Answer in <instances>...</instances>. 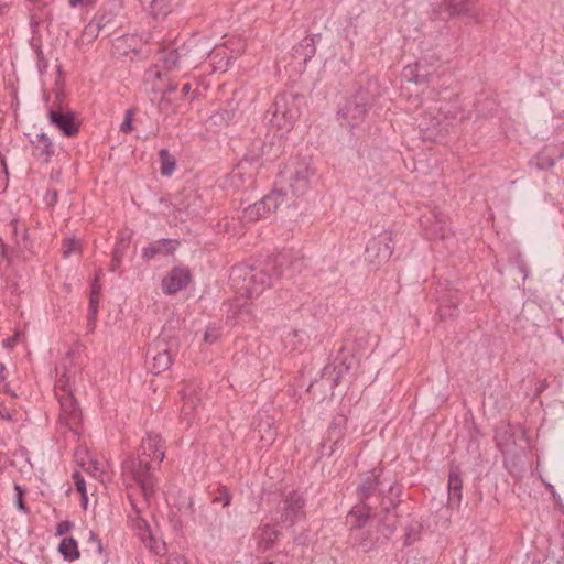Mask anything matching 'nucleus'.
Instances as JSON below:
<instances>
[{
  "label": "nucleus",
  "instance_id": "obj_26",
  "mask_svg": "<svg viewBox=\"0 0 564 564\" xmlns=\"http://www.w3.org/2000/svg\"><path fill=\"white\" fill-rule=\"evenodd\" d=\"M153 19H164L171 12L172 0H139Z\"/></svg>",
  "mask_w": 564,
  "mask_h": 564
},
{
  "label": "nucleus",
  "instance_id": "obj_13",
  "mask_svg": "<svg viewBox=\"0 0 564 564\" xmlns=\"http://www.w3.org/2000/svg\"><path fill=\"white\" fill-rule=\"evenodd\" d=\"M305 500L304 498L293 492L284 500V506L281 514V523L291 528L305 517L304 512Z\"/></svg>",
  "mask_w": 564,
  "mask_h": 564
},
{
  "label": "nucleus",
  "instance_id": "obj_41",
  "mask_svg": "<svg viewBox=\"0 0 564 564\" xmlns=\"http://www.w3.org/2000/svg\"><path fill=\"white\" fill-rule=\"evenodd\" d=\"M15 490H17V506L20 510L22 511H26V508H25V505L23 502V491H22V488L18 485H15Z\"/></svg>",
  "mask_w": 564,
  "mask_h": 564
},
{
  "label": "nucleus",
  "instance_id": "obj_49",
  "mask_svg": "<svg viewBox=\"0 0 564 564\" xmlns=\"http://www.w3.org/2000/svg\"><path fill=\"white\" fill-rule=\"evenodd\" d=\"M0 416L3 420H7V421H12L13 420V416H12L11 412L9 410H7V409L0 410Z\"/></svg>",
  "mask_w": 564,
  "mask_h": 564
},
{
  "label": "nucleus",
  "instance_id": "obj_32",
  "mask_svg": "<svg viewBox=\"0 0 564 564\" xmlns=\"http://www.w3.org/2000/svg\"><path fill=\"white\" fill-rule=\"evenodd\" d=\"M99 296L90 295L89 296V307H88V323L93 325L95 323L97 312H98Z\"/></svg>",
  "mask_w": 564,
  "mask_h": 564
},
{
  "label": "nucleus",
  "instance_id": "obj_44",
  "mask_svg": "<svg viewBox=\"0 0 564 564\" xmlns=\"http://www.w3.org/2000/svg\"><path fill=\"white\" fill-rule=\"evenodd\" d=\"M166 564H187V562L182 555H173L169 557Z\"/></svg>",
  "mask_w": 564,
  "mask_h": 564
},
{
  "label": "nucleus",
  "instance_id": "obj_10",
  "mask_svg": "<svg viewBox=\"0 0 564 564\" xmlns=\"http://www.w3.org/2000/svg\"><path fill=\"white\" fill-rule=\"evenodd\" d=\"M391 242L392 238L389 232H381L377 237L370 239L366 247L367 260L375 264L387 262L393 251Z\"/></svg>",
  "mask_w": 564,
  "mask_h": 564
},
{
  "label": "nucleus",
  "instance_id": "obj_52",
  "mask_svg": "<svg viewBox=\"0 0 564 564\" xmlns=\"http://www.w3.org/2000/svg\"><path fill=\"white\" fill-rule=\"evenodd\" d=\"M4 371H6L4 365L0 364V381L4 380V378H6Z\"/></svg>",
  "mask_w": 564,
  "mask_h": 564
},
{
  "label": "nucleus",
  "instance_id": "obj_22",
  "mask_svg": "<svg viewBox=\"0 0 564 564\" xmlns=\"http://www.w3.org/2000/svg\"><path fill=\"white\" fill-rule=\"evenodd\" d=\"M280 535V531H278L270 524L260 525L257 532L254 533L258 547L262 551L271 549Z\"/></svg>",
  "mask_w": 564,
  "mask_h": 564
},
{
  "label": "nucleus",
  "instance_id": "obj_47",
  "mask_svg": "<svg viewBox=\"0 0 564 564\" xmlns=\"http://www.w3.org/2000/svg\"><path fill=\"white\" fill-rule=\"evenodd\" d=\"M549 388V382L546 379L542 380L539 386L536 387L535 394L539 395L542 392H544Z\"/></svg>",
  "mask_w": 564,
  "mask_h": 564
},
{
  "label": "nucleus",
  "instance_id": "obj_33",
  "mask_svg": "<svg viewBox=\"0 0 564 564\" xmlns=\"http://www.w3.org/2000/svg\"><path fill=\"white\" fill-rule=\"evenodd\" d=\"M214 502L221 503L224 507H227L231 502V495L229 494L226 487H220L218 489V496L214 498Z\"/></svg>",
  "mask_w": 564,
  "mask_h": 564
},
{
  "label": "nucleus",
  "instance_id": "obj_11",
  "mask_svg": "<svg viewBox=\"0 0 564 564\" xmlns=\"http://www.w3.org/2000/svg\"><path fill=\"white\" fill-rule=\"evenodd\" d=\"M174 343H166L163 338H158L151 347L152 364L151 370L153 373L159 375L167 370L172 362V347Z\"/></svg>",
  "mask_w": 564,
  "mask_h": 564
},
{
  "label": "nucleus",
  "instance_id": "obj_43",
  "mask_svg": "<svg viewBox=\"0 0 564 564\" xmlns=\"http://www.w3.org/2000/svg\"><path fill=\"white\" fill-rule=\"evenodd\" d=\"M19 336H20V333H17V334H14L13 336H11V337H9V338L4 339V340H3V346H4L6 348H13V347L17 345V343H18V338H19Z\"/></svg>",
  "mask_w": 564,
  "mask_h": 564
},
{
  "label": "nucleus",
  "instance_id": "obj_31",
  "mask_svg": "<svg viewBox=\"0 0 564 564\" xmlns=\"http://www.w3.org/2000/svg\"><path fill=\"white\" fill-rule=\"evenodd\" d=\"M89 542L94 543V545H95L96 553H97L96 562L98 564H106L108 562V555L106 552H104L101 541L98 539L96 533H94L93 531H90Z\"/></svg>",
  "mask_w": 564,
  "mask_h": 564
},
{
  "label": "nucleus",
  "instance_id": "obj_56",
  "mask_svg": "<svg viewBox=\"0 0 564 564\" xmlns=\"http://www.w3.org/2000/svg\"><path fill=\"white\" fill-rule=\"evenodd\" d=\"M100 275H101V272H100V271H99V272H97V274H96V276H95V279H97V283H99Z\"/></svg>",
  "mask_w": 564,
  "mask_h": 564
},
{
  "label": "nucleus",
  "instance_id": "obj_45",
  "mask_svg": "<svg viewBox=\"0 0 564 564\" xmlns=\"http://www.w3.org/2000/svg\"><path fill=\"white\" fill-rule=\"evenodd\" d=\"M101 292V285L97 283V279H94L91 286H90V295H97L99 296Z\"/></svg>",
  "mask_w": 564,
  "mask_h": 564
},
{
  "label": "nucleus",
  "instance_id": "obj_28",
  "mask_svg": "<svg viewBox=\"0 0 564 564\" xmlns=\"http://www.w3.org/2000/svg\"><path fill=\"white\" fill-rule=\"evenodd\" d=\"M345 423L346 417L344 415L336 416L330 423L328 427V441L332 442V444L328 446V455L333 454V446L337 445L338 441L341 438Z\"/></svg>",
  "mask_w": 564,
  "mask_h": 564
},
{
  "label": "nucleus",
  "instance_id": "obj_40",
  "mask_svg": "<svg viewBox=\"0 0 564 564\" xmlns=\"http://www.w3.org/2000/svg\"><path fill=\"white\" fill-rule=\"evenodd\" d=\"M95 2H96V0H68V4L72 8L89 7V6H93Z\"/></svg>",
  "mask_w": 564,
  "mask_h": 564
},
{
  "label": "nucleus",
  "instance_id": "obj_50",
  "mask_svg": "<svg viewBox=\"0 0 564 564\" xmlns=\"http://www.w3.org/2000/svg\"><path fill=\"white\" fill-rule=\"evenodd\" d=\"M119 257H118V250L115 251L113 260H112V267L111 270H115L117 265H119Z\"/></svg>",
  "mask_w": 564,
  "mask_h": 564
},
{
  "label": "nucleus",
  "instance_id": "obj_5",
  "mask_svg": "<svg viewBox=\"0 0 564 564\" xmlns=\"http://www.w3.org/2000/svg\"><path fill=\"white\" fill-rule=\"evenodd\" d=\"M197 63V50L191 44H184L178 48H164L159 53L156 67L164 72L187 70L195 68Z\"/></svg>",
  "mask_w": 564,
  "mask_h": 564
},
{
  "label": "nucleus",
  "instance_id": "obj_58",
  "mask_svg": "<svg viewBox=\"0 0 564 564\" xmlns=\"http://www.w3.org/2000/svg\"><path fill=\"white\" fill-rule=\"evenodd\" d=\"M322 448H323V451H326V449H327V444H326V443H323V444H322Z\"/></svg>",
  "mask_w": 564,
  "mask_h": 564
},
{
  "label": "nucleus",
  "instance_id": "obj_55",
  "mask_svg": "<svg viewBox=\"0 0 564 564\" xmlns=\"http://www.w3.org/2000/svg\"><path fill=\"white\" fill-rule=\"evenodd\" d=\"M175 89H176V87H175V86H170V87L167 88V91L173 93V91H175Z\"/></svg>",
  "mask_w": 564,
  "mask_h": 564
},
{
  "label": "nucleus",
  "instance_id": "obj_6",
  "mask_svg": "<svg viewBox=\"0 0 564 564\" xmlns=\"http://www.w3.org/2000/svg\"><path fill=\"white\" fill-rule=\"evenodd\" d=\"M291 206H293L292 197H289L286 192L273 189L259 202L246 207L242 217L247 221H257L280 208H290Z\"/></svg>",
  "mask_w": 564,
  "mask_h": 564
},
{
  "label": "nucleus",
  "instance_id": "obj_36",
  "mask_svg": "<svg viewBox=\"0 0 564 564\" xmlns=\"http://www.w3.org/2000/svg\"><path fill=\"white\" fill-rule=\"evenodd\" d=\"M447 118V116L445 113H442L441 112V109H438V113L436 116H434L430 123H426L422 127V129H430V128H433V129H437V128H441L442 127V123H443V119Z\"/></svg>",
  "mask_w": 564,
  "mask_h": 564
},
{
  "label": "nucleus",
  "instance_id": "obj_2",
  "mask_svg": "<svg viewBox=\"0 0 564 564\" xmlns=\"http://www.w3.org/2000/svg\"><path fill=\"white\" fill-rule=\"evenodd\" d=\"M229 279L237 293L248 299L260 296L271 285L269 272L261 268L235 267Z\"/></svg>",
  "mask_w": 564,
  "mask_h": 564
},
{
  "label": "nucleus",
  "instance_id": "obj_24",
  "mask_svg": "<svg viewBox=\"0 0 564 564\" xmlns=\"http://www.w3.org/2000/svg\"><path fill=\"white\" fill-rule=\"evenodd\" d=\"M370 517L371 508L362 501L354 506L347 516V520L351 523L352 529H359L365 525Z\"/></svg>",
  "mask_w": 564,
  "mask_h": 564
},
{
  "label": "nucleus",
  "instance_id": "obj_53",
  "mask_svg": "<svg viewBox=\"0 0 564 564\" xmlns=\"http://www.w3.org/2000/svg\"><path fill=\"white\" fill-rule=\"evenodd\" d=\"M63 378H64V376L59 379V384H61V388H62V389L64 390V392H65V391H67V390L65 389V383H67V380H64Z\"/></svg>",
  "mask_w": 564,
  "mask_h": 564
},
{
  "label": "nucleus",
  "instance_id": "obj_16",
  "mask_svg": "<svg viewBox=\"0 0 564 564\" xmlns=\"http://www.w3.org/2000/svg\"><path fill=\"white\" fill-rule=\"evenodd\" d=\"M432 6L437 13L447 12L449 18L467 15L474 8L471 0H432Z\"/></svg>",
  "mask_w": 564,
  "mask_h": 564
},
{
  "label": "nucleus",
  "instance_id": "obj_59",
  "mask_svg": "<svg viewBox=\"0 0 564 564\" xmlns=\"http://www.w3.org/2000/svg\"><path fill=\"white\" fill-rule=\"evenodd\" d=\"M156 76H158L159 78H161V76H162L161 70H158V72H156Z\"/></svg>",
  "mask_w": 564,
  "mask_h": 564
},
{
  "label": "nucleus",
  "instance_id": "obj_12",
  "mask_svg": "<svg viewBox=\"0 0 564 564\" xmlns=\"http://www.w3.org/2000/svg\"><path fill=\"white\" fill-rule=\"evenodd\" d=\"M420 221L429 238L446 239L451 234L448 219L441 212H432L430 215H424Z\"/></svg>",
  "mask_w": 564,
  "mask_h": 564
},
{
  "label": "nucleus",
  "instance_id": "obj_19",
  "mask_svg": "<svg viewBox=\"0 0 564 564\" xmlns=\"http://www.w3.org/2000/svg\"><path fill=\"white\" fill-rule=\"evenodd\" d=\"M141 455L145 459L163 462L165 453L163 451L162 438L159 434L149 433L141 443Z\"/></svg>",
  "mask_w": 564,
  "mask_h": 564
},
{
  "label": "nucleus",
  "instance_id": "obj_35",
  "mask_svg": "<svg viewBox=\"0 0 564 564\" xmlns=\"http://www.w3.org/2000/svg\"><path fill=\"white\" fill-rule=\"evenodd\" d=\"M99 31L100 25L98 23H88L83 31V37H87L91 41L97 37Z\"/></svg>",
  "mask_w": 564,
  "mask_h": 564
},
{
  "label": "nucleus",
  "instance_id": "obj_54",
  "mask_svg": "<svg viewBox=\"0 0 564 564\" xmlns=\"http://www.w3.org/2000/svg\"><path fill=\"white\" fill-rule=\"evenodd\" d=\"M50 194L52 195V202H56V199H57V191H52V192H50Z\"/></svg>",
  "mask_w": 564,
  "mask_h": 564
},
{
  "label": "nucleus",
  "instance_id": "obj_51",
  "mask_svg": "<svg viewBox=\"0 0 564 564\" xmlns=\"http://www.w3.org/2000/svg\"><path fill=\"white\" fill-rule=\"evenodd\" d=\"M191 90H192L191 84L186 83L183 85L182 93L184 96L188 95L191 93Z\"/></svg>",
  "mask_w": 564,
  "mask_h": 564
},
{
  "label": "nucleus",
  "instance_id": "obj_29",
  "mask_svg": "<svg viewBox=\"0 0 564 564\" xmlns=\"http://www.w3.org/2000/svg\"><path fill=\"white\" fill-rule=\"evenodd\" d=\"M59 553L67 561H75L79 557L77 542L73 538H64L58 545Z\"/></svg>",
  "mask_w": 564,
  "mask_h": 564
},
{
  "label": "nucleus",
  "instance_id": "obj_8",
  "mask_svg": "<svg viewBox=\"0 0 564 564\" xmlns=\"http://www.w3.org/2000/svg\"><path fill=\"white\" fill-rule=\"evenodd\" d=\"M375 99L368 89H358L345 104L340 110L343 119L341 124L352 129L361 123L371 108Z\"/></svg>",
  "mask_w": 564,
  "mask_h": 564
},
{
  "label": "nucleus",
  "instance_id": "obj_7",
  "mask_svg": "<svg viewBox=\"0 0 564 564\" xmlns=\"http://www.w3.org/2000/svg\"><path fill=\"white\" fill-rule=\"evenodd\" d=\"M268 112L271 115L272 126L280 130H290L300 115L296 96L292 94L278 95Z\"/></svg>",
  "mask_w": 564,
  "mask_h": 564
},
{
  "label": "nucleus",
  "instance_id": "obj_14",
  "mask_svg": "<svg viewBox=\"0 0 564 564\" xmlns=\"http://www.w3.org/2000/svg\"><path fill=\"white\" fill-rule=\"evenodd\" d=\"M192 275L187 268L176 267L162 280V290L172 295L185 289L191 282Z\"/></svg>",
  "mask_w": 564,
  "mask_h": 564
},
{
  "label": "nucleus",
  "instance_id": "obj_25",
  "mask_svg": "<svg viewBox=\"0 0 564 564\" xmlns=\"http://www.w3.org/2000/svg\"><path fill=\"white\" fill-rule=\"evenodd\" d=\"M463 480L457 469H451L448 476V503L459 505L462 501Z\"/></svg>",
  "mask_w": 564,
  "mask_h": 564
},
{
  "label": "nucleus",
  "instance_id": "obj_18",
  "mask_svg": "<svg viewBox=\"0 0 564 564\" xmlns=\"http://www.w3.org/2000/svg\"><path fill=\"white\" fill-rule=\"evenodd\" d=\"M137 517L132 518V527L137 531L142 543L155 554H161L164 550V544L156 541L149 529L148 522L139 517V510H135Z\"/></svg>",
  "mask_w": 564,
  "mask_h": 564
},
{
  "label": "nucleus",
  "instance_id": "obj_37",
  "mask_svg": "<svg viewBox=\"0 0 564 564\" xmlns=\"http://www.w3.org/2000/svg\"><path fill=\"white\" fill-rule=\"evenodd\" d=\"M79 247V242L75 239H67L63 243V256L65 258L69 257V254L77 250Z\"/></svg>",
  "mask_w": 564,
  "mask_h": 564
},
{
  "label": "nucleus",
  "instance_id": "obj_38",
  "mask_svg": "<svg viewBox=\"0 0 564 564\" xmlns=\"http://www.w3.org/2000/svg\"><path fill=\"white\" fill-rule=\"evenodd\" d=\"M132 116L133 115H132L131 110H127L126 111L124 120H123V122L120 126V131L121 132L129 133V132H131L133 130Z\"/></svg>",
  "mask_w": 564,
  "mask_h": 564
},
{
  "label": "nucleus",
  "instance_id": "obj_46",
  "mask_svg": "<svg viewBox=\"0 0 564 564\" xmlns=\"http://www.w3.org/2000/svg\"><path fill=\"white\" fill-rule=\"evenodd\" d=\"M218 338V334L217 333H214L213 330L208 329L206 330L205 333V336H204V340L207 341V343H214L216 341Z\"/></svg>",
  "mask_w": 564,
  "mask_h": 564
},
{
  "label": "nucleus",
  "instance_id": "obj_27",
  "mask_svg": "<svg viewBox=\"0 0 564 564\" xmlns=\"http://www.w3.org/2000/svg\"><path fill=\"white\" fill-rule=\"evenodd\" d=\"M32 144L35 155L42 158L44 162H48L54 152L51 139L45 133H39L32 140Z\"/></svg>",
  "mask_w": 564,
  "mask_h": 564
},
{
  "label": "nucleus",
  "instance_id": "obj_60",
  "mask_svg": "<svg viewBox=\"0 0 564 564\" xmlns=\"http://www.w3.org/2000/svg\"><path fill=\"white\" fill-rule=\"evenodd\" d=\"M231 118H232V116H231V115H229V113H227V118H226V119H227V120H230Z\"/></svg>",
  "mask_w": 564,
  "mask_h": 564
},
{
  "label": "nucleus",
  "instance_id": "obj_20",
  "mask_svg": "<svg viewBox=\"0 0 564 564\" xmlns=\"http://www.w3.org/2000/svg\"><path fill=\"white\" fill-rule=\"evenodd\" d=\"M256 432L262 446H270L276 435L273 419L269 415H260L256 425Z\"/></svg>",
  "mask_w": 564,
  "mask_h": 564
},
{
  "label": "nucleus",
  "instance_id": "obj_21",
  "mask_svg": "<svg viewBox=\"0 0 564 564\" xmlns=\"http://www.w3.org/2000/svg\"><path fill=\"white\" fill-rule=\"evenodd\" d=\"M182 399H183V406L181 410V417L182 420H186L187 424L189 425L192 420L191 415L196 410L199 399L195 394V388L192 384H187L183 392H182Z\"/></svg>",
  "mask_w": 564,
  "mask_h": 564
},
{
  "label": "nucleus",
  "instance_id": "obj_9",
  "mask_svg": "<svg viewBox=\"0 0 564 564\" xmlns=\"http://www.w3.org/2000/svg\"><path fill=\"white\" fill-rule=\"evenodd\" d=\"M256 167L248 160L239 162L228 174L225 186L234 191H246L253 186Z\"/></svg>",
  "mask_w": 564,
  "mask_h": 564
},
{
  "label": "nucleus",
  "instance_id": "obj_42",
  "mask_svg": "<svg viewBox=\"0 0 564 564\" xmlns=\"http://www.w3.org/2000/svg\"><path fill=\"white\" fill-rule=\"evenodd\" d=\"M454 311H456V306L454 307H444L442 306L440 308V316L442 319L446 318V317H452L454 315Z\"/></svg>",
  "mask_w": 564,
  "mask_h": 564
},
{
  "label": "nucleus",
  "instance_id": "obj_23",
  "mask_svg": "<svg viewBox=\"0 0 564 564\" xmlns=\"http://www.w3.org/2000/svg\"><path fill=\"white\" fill-rule=\"evenodd\" d=\"M175 241L171 239H161L155 241L154 243H151L150 246L145 247L143 249V258L147 260L152 259L156 254H171L175 250Z\"/></svg>",
  "mask_w": 564,
  "mask_h": 564
},
{
  "label": "nucleus",
  "instance_id": "obj_57",
  "mask_svg": "<svg viewBox=\"0 0 564 564\" xmlns=\"http://www.w3.org/2000/svg\"><path fill=\"white\" fill-rule=\"evenodd\" d=\"M338 384V376L334 379V383H333V387L337 386Z\"/></svg>",
  "mask_w": 564,
  "mask_h": 564
},
{
  "label": "nucleus",
  "instance_id": "obj_48",
  "mask_svg": "<svg viewBox=\"0 0 564 564\" xmlns=\"http://www.w3.org/2000/svg\"><path fill=\"white\" fill-rule=\"evenodd\" d=\"M88 473L94 476V477H98L99 476V467H98V464L97 463H90L89 467H88Z\"/></svg>",
  "mask_w": 564,
  "mask_h": 564
},
{
  "label": "nucleus",
  "instance_id": "obj_3",
  "mask_svg": "<svg viewBox=\"0 0 564 564\" xmlns=\"http://www.w3.org/2000/svg\"><path fill=\"white\" fill-rule=\"evenodd\" d=\"M382 469L373 468L367 474L357 488L358 497L361 501L368 499L376 490L382 496L383 509L389 511L390 508H395L399 503V496L401 494V486L392 479L382 478Z\"/></svg>",
  "mask_w": 564,
  "mask_h": 564
},
{
  "label": "nucleus",
  "instance_id": "obj_4",
  "mask_svg": "<svg viewBox=\"0 0 564 564\" xmlns=\"http://www.w3.org/2000/svg\"><path fill=\"white\" fill-rule=\"evenodd\" d=\"M122 476L126 486L140 488L147 501L154 494L155 481L150 471V460L143 457L127 459L122 465Z\"/></svg>",
  "mask_w": 564,
  "mask_h": 564
},
{
  "label": "nucleus",
  "instance_id": "obj_61",
  "mask_svg": "<svg viewBox=\"0 0 564 564\" xmlns=\"http://www.w3.org/2000/svg\"><path fill=\"white\" fill-rule=\"evenodd\" d=\"M420 77H421V75L416 74V82H420Z\"/></svg>",
  "mask_w": 564,
  "mask_h": 564
},
{
  "label": "nucleus",
  "instance_id": "obj_34",
  "mask_svg": "<svg viewBox=\"0 0 564 564\" xmlns=\"http://www.w3.org/2000/svg\"><path fill=\"white\" fill-rule=\"evenodd\" d=\"M73 479L77 491L82 494L84 501H86V482L83 475L79 471H75L73 474Z\"/></svg>",
  "mask_w": 564,
  "mask_h": 564
},
{
  "label": "nucleus",
  "instance_id": "obj_1",
  "mask_svg": "<svg viewBox=\"0 0 564 564\" xmlns=\"http://www.w3.org/2000/svg\"><path fill=\"white\" fill-rule=\"evenodd\" d=\"M313 173L308 159H292L280 172L279 187L274 189L286 192L294 205L295 198L307 192Z\"/></svg>",
  "mask_w": 564,
  "mask_h": 564
},
{
  "label": "nucleus",
  "instance_id": "obj_17",
  "mask_svg": "<svg viewBox=\"0 0 564 564\" xmlns=\"http://www.w3.org/2000/svg\"><path fill=\"white\" fill-rule=\"evenodd\" d=\"M48 119L66 137H74L78 132L79 126L75 122V115L72 111L51 110Z\"/></svg>",
  "mask_w": 564,
  "mask_h": 564
},
{
  "label": "nucleus",
  "instance_id": "obj_39",
  "mask_svg": "<svg viewBox=\"0 0 564 564\" xmlns=\"http://www.w3.org/2000/svg\"><path fill=\"white\" fill-rule=\"evenodd\" d=\"M73 528V523L69 521H61L56 525V534L57 535H64L67 532H69Z\"/></svg>",
  "mask_w": 564,
  "mask_h": 564
},
{
  "label": "nucleus",
  "instance_id": "obj_30",
  "mask_svg": "<svg viewBox=\"0 0 564 564\" xmlns=\"http://www.w3.org/2000/svg\"><path fill=\"white\" fill-rule=\"evenodd\" d=\"M159 155L161 162V174L163 176H171L176 169V162L174 158L166 149L160 150Z\"/></svg>",
  "mask_w": 564,
  "mask_h": 564
},
{
  "label": "nucleus",
  "instance_id": "obj_15",
  "mask_svg": "<svg viewBox=\"0 0 564 564\" xmlns=\"http://www.w3.org/2000/svg\"><path fill=\"white\" fill-rule=\"evenodd\" d=\"M61 404V420L73 427L80 422L82 412L70 390L58 397Z\"/></svg>",
  "mask_w": 564,
  "mask_h": 564
}]
</instances>
